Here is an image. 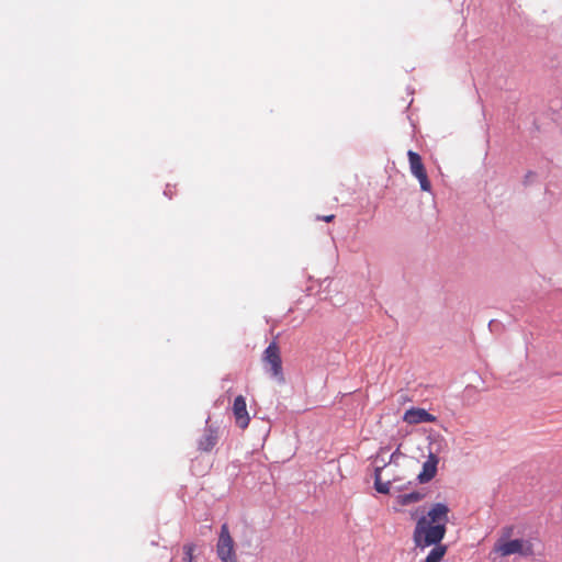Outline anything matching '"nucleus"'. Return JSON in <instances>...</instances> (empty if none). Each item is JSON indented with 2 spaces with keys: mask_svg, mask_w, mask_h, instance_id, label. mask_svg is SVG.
Listing matches in <instances>:
<instances>
[{
  "mask_svg": "<svg viewBox=\"0 0 562 562\" xmlns=\"http://www.w3.org/2000/svg\"><path fill=\"white\" fill-rule=\"evenodd\" d=\"M220 438V428L214 425L206 426L203 430L202 436L198 440V449L202 452H210L216 446Z\"/></svg>",
  "mask_w": 562,
  "mask_h": 562,
  "instance_id": "obj_7",
  "label": "nucleus"
},
{
  "mask_svg": "<svg viewBox=\"0 0 562 562\" xmlns=\"http://www.w3.org/2000/svg\"><path fill=\"white\" fill-rule=\"evenodd\" d=\"M493 551L501 557L512 554L529 555L532 552L531 546L522 539L505 540L503 538L497 540Z\"/></svg>",
  "mask_w": 562,
  "mask_h": 562,
  "instance_id": "obj_4",
  "label": "nucleus"
},
{
  "mask_svg": "<svg viewBox=\"0 0 562 562\" xmlns=\"http://www.w3.org/2000/svg\"><path fill=\"white\" fill-rule=\"evenodd\" d=\"M195 550V546L192 543H187L183 546V562H193V552Z\"/></svg>",
  "mask_w": 562,
  "mask_h": 562,
  "instance_id": "obj_12",
  "label": "nucleus"
},
{
  "mask_svg": "<svg viewBox=\"0 0 562 562\" xmlns=\"http://www.w3.org/2000/svg\"><path fill=\"white\" fill-rule=\"evenodd\" d=\"M422 498L420 494L419 493H409V494H404V495H401L398 497L400 499V503L402 505H408V504H412V503H416L418 502L419 499Z\"/></svg>",
  "mask_w": 562,
  "mask_h": 562,
  "instance_id": "obj_11",
  "label": "nucleus"
},
{
  "mask_svg": "<svg viewBox=\"0 0 562 562\" xmlns=\"http://www.w3.org/2000/svg\"><path fill=\"white\" fill-rule=\"evenodd\" d=\"M407 157L409 161L411 172L414 177L418 179L420 189L423 191L429 192L431 190V183L428 179L420 155L413 150H408Z\"/></svg>",
  "mask_w": 562,
  "mask_h": 562,
  "instance_id": "obj_5",
  "label": "nucleus"
},
{
  "mask_svg": "<svg viewBox=\"0 0 562 562\" xmlns=\"http://www.w3.org/2000/svg\"><path fill=\"white\" fill-rule=\"evenodd\" d=\"M438 462L439 459L436 454L430 453L428 456V459L423 464V471L418 474L420 483H427L435 477Z\"/></svg>",
  "mask_w": 562,
  "mask_h": 562,
  "instance_id": "obj_10",
  "label": "nucleus"
},
{
  "mask_svg": "<svg viewBox=\"0 0 562 562\" xmlns=\"http://www.w3.org/2000/svg\"><path fill=\"white\" fill-rule=\"evenodd\" d=\"M449 507L442 503L434 504L426 515L416 522L413 539L420 549L434 546L425 562H440L447 552V546L440 544L447 531Z\"/></svg>",
  "mask_w": 562,
  "mask_h": 562,
  "instance_id": "obj_1",
  "label": "nucleus"
},
{
  "mask_svg": "<svg viewBox=\"0 0 562 562\" xmlns=\"http://www.w3.org/2000/svg\"><path fill=\"white\" fill-rule=\"evenodd\" d=\"M217 555L223 562H233L235 558L234 552V541L231 537L228 526L226 524L222 525L221 532L218 537V542L216 546Z\"/></svg>",
  "mask_w": 562,
  "mask_h": 562,
  "instance_id": "obj_6",
  "label": "nucleus"
},
{
  "mask_svg": "<svg viewBox=\"0 0 562 562\" xmlns=\"http://www.w3.org/2000/svg\"><path fill=\"white\" fill-rule=\"evenodd\" d=\"M394 456L395 453H392L386 460L382 453H378L373 460L374 487L381 494H389L392 482L396 481V475L391 469Z\"/></svg>",
  "mask_w": 562,
  "mask_h": 562,
  "instance_id": "obj_2",
  "label": "nucleus"
},
{
  "mask_svg": "<svg viewBox=\"0 0 562 562\" xmlns=\"http://www.w3.org/2000/svg\"><path fill=\"white\" fill-rule=\"evenodd\" d=\"M334 218H335L334 214H330V215L322 217V220L325 221V222H331Z\"/></svg>",
  "mask_w": 562,
  "mask_h": 562,
  "instance_id": "obj_13",
  "label": "nucleus"
},
{
  "mask_svg": "<svg viewBox=\"0 0 562 562\" xmlns=\"http://www.w3.org/2000/svg\"><path fill=\"white\" fill-rule=\"evenodd\" d=\"M232 409L236 426L240 429H246L249 425L250 417L247 411L246 400L243 395L235 397Z\"/></svg>",
  "mask_w": 562,
  "mask_h": 562,
  "instance_id": "obj_8",
  "label": "nucleus"
},
{
  "mask_svg": "<svg viewBox=\"0 0 562 562\" xmlns=\"http://www.w3.org/2000/svg\"><path fill=\"white\" fill-rule=\"evenodd\" d=\"M436 416L431 415L426 409L419 407H413L407 409L403 416V420L411 425L422 423H434L436 422Z\"/></svg>",
  "mask_w": 562,
  "mask_h": 562,
  "instance_id": "obj_9",
  "label": "nucleus"
},
{
  "mask_svg": "<svg viewBox=\"0 0 562 562\" xmlns=\"http://www.w3.org/2000/svg\"><path fill=\"white\" fill-rule=\"evenodd\" d=\"M262 362L266 371L278 382H284L280 347L272 341L263 351Z\"/></svg>",
  "mask_w": 562,
  "mask_h": 562,
  "instance_id": "obj_3",
  "label": "nucleus"
}]
</instances>
